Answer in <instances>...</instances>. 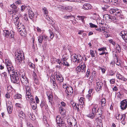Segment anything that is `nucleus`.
I'll return each mask as SVG.
<instances>
[{
    "label": "nucleus",
    "mask_w": 127,
    "mask_h": 127,
    "mask_svg": "<svg viewBox=\"0 0 127 127\" xmlns=\"http://www.w3.org/2000/svg\"><path fill=\"white\" fill-rule=\"evenodd\" d=\"M25 86V87L26 90V99L31 100L33 99V97L32 94L30 87L29 86V85Z\"/></svg>",
    "instance_id": "1"
},
{
    "label": "nucleus",
    "mask_w": 127,
    "mask_h": 127,
    "mask_svg": "<svg viewBox=\"0 0 127 127\" xmlns=\"http://www.w3.org/2000/svg\"><path fill=\"white\" fill-rule=\"evenodd\" d=\"M12 76L11 77L12 82L14 83L18 84L20 82L19 77L20 76L19 72H15L14 74H12Z\"/></svg>",
    "instance_id": "2"
},
{
    "label": "nucleus",
    "mask_w": 127,
    "mask_h": 127,
    "mask_svg": "<svg viewBox=\"0 0 127 127\" xmlns=\"http://www.w3.org/2000/svg\"><path fill=\"white\" fill-rule=\"evenodd\" d=\"M25 74V73L20 74V75H21L20 76L21 77L20 80L23 85L24 86H28V85H29V82L28 79L26 77Z\"/></svg>",
    "instance_id": "3"
},
{
    "label": "nucleus",
    "mask_w": 127,
    "mask_h": 127,
    "mask_svg": "<svg viewBox=\"0 0 127 127\" xmlns=\"http://www.w3.org/2000/svg\"><path fill=\"white\" fill-rule=\"evenodd\" d=\"M15 60H18L19 62H21L24 59V55L22 53L19 52L18 51L16 52L15 53Z\"/></svg>",
    "instance_id": "4"
},
{
    "label": "nucleus",
    "mask_w": 127,
    "mask_h": 127,
    "mask_svg": "<svg viewBox=\"0 0 127 127\" xmlns=\"http://www.w3.org/2000/svg\"><path fill=\"white\" fill-rule=\"evenodd\" d=\"M86 67L85 64H83V65H80L77 67L76 69V71L77 73L81 71L85 72V71Z\"/></svg>",
    "instance_id": "5"
},
{
    "label": "nucleus",
    "mask_w": 127,
    "mask_h": 127,
    "mask_svg": "<svg viewBox=\"0 0 127 127\" xmlns=\"http://www.w3.org/2000/svg\"><path fill=\"white\" fill-rule=\"evenodd\" d=\"M120 10L117 8H113L109 10V12L111 14H112L116 16H119L120 14Z\"/></svg>",
    "instance_id": "6"
},
{
    "label": "nucleus",
    "mask_w": 127,
    "mask_h": 127,
    "mask_svg": "<svg viewBox=\"0 0 127 127\" xmlns=\"http://www.w3.org/2000/svg\"><path fill=\"white\" fill-rule=\"evenodd\" d=\"M98 107V105L97 104H95L92 109V114L91 115H89L88 116L91 118H93L94 117L95 114L97 111V108Z\"/></svg>",
    "instance_id": "7"
},
{
    "label": "nucleus",
    "mask_w": 127,
    "mask_h": 127,
    "mask_svg": "<svg viewBox=\"0 0 127 127\" xmlns=\"http://www.w3.org/2000/svg\"><path fill=\"white\" fill-rule=\"evenodd\" d=\"M120 106L122 110L126 109L127 107V99L124 100L121 102Z\"/></svg>",
    "instance_id": "8"
},
{
    "label": "nucleus",
    "mask_w": 127,
    "mask_h": 127,
    "mask_svg": "<svg viewBox=\"0 0 127 127\" xmlns=\"http://www.w3.org/2000/svg\"><path fill=\"white\" fill-rule=\"evenodd\" d=\"M73 59L74 60H75V61H74V62H77V63L80 62L82 58V57H81L79 54H78L76 55H75L73 56Z\"/></svg>",
    "instance_id": "9"
},
{
    "label": "nucleus",
    "mask_w": 127,
    "mask_h": 127,
    "mask_svg": "<svg viewBox=\"0 0 127 127\" xmlns=\"http://www.w3.org/2000/svg\"><path fill=\"white\" fill-rule=\"evenodd\" d=\"M96 90L97 91H99L103 86V83L100 80H96Z\"/></svg>",
    "instance_id": "10"
},
{
    "label": "nucleus",
    "mask_w": 127,
    "mask_h": 127,
    "mask_svg": "<svg viewBox=\"0 0 127 127\" xmlns=\"http://www.w3.org/2000/svg\"><path fill=\"white\" fill-rule=\"evenodd\" d=\"M120 34L125 42L127 43V32L123 31L121 32Z\"/></svg>",
    "instance_id": "11"
},
{
    "label": "nucleus",
    "mask_w": 127,
    "mask_h": 127,
    "mask_svg": "<svg viewBox=\"0 0 127 127\" xmlns=\"http://www.w3.org/2000/svg\"><path fill=\"white\" fill-rule=\"evenodd\" d=\"M126 117V115L125 114H121L120 115V114L118 113L116 115V118L119 120H121L122 119L123 120H124L125 119Z\"/></svg>",
    "instance_id": "12"
},
{
    "label": "nucleus",
    "mask_w": 127,
    "mask_h": 127,
    "mask_svg": "<svg viewBox=\"0 0 127 127\" xmlns=\"http://www.w3.org/2000/svg\"><path fill=\"white\" fill-rule=\"evenodd\" d=\"M28 100L31 105L32 108L33 109L35 110L36 109L37 107L36 104L35 103V102L34 100V99L33 97V99L31 100Z\"/></svg>",
    "instance_id": "13"
},
{
    "label": "nucleus",
    "mask_w": 127,
    "mask_h": 127,
    "mask_svg": "<svg viewBox=\"0 0 127 127\" xmlns=\"http://www.w3.org/2000/svg\"><path fill=\"white\" fill-rule=\"evenodd\" d=\"M116 76L117 79L120 80L122 82H126L127 81V78H125L120 73H117Z\"/></svg>",
    "instance_id": "14"
},
{
    "label": "nucleus",
    "mask_w": 127,
    "mask_h": 127,
    "mask_svg": "<svg viewBox=\"0 0 127 127\" xmlns=\"http://www.w3.org/2000/svg\"><path fill=\"white\" fill-rule=\"evenodd\" d=\"M9 73L10 74L13 73L14 74V68L12 65H9V66H6Z\"/></svg>",
    "instance_id": "15"
},
{
    "label": "nucleus",
    "mask_w": 127,
    "mask_h": 127,
    "mask_svg": "<svg viewBox=\"0 0 127 127\" xmlns=\"http://www.w3.org/2000/svg\"><path fill=\"white\" fill-rule=\"evenodd\" d=\"M51 83H52L53 85V88L56 89V90L58 88V86L57 83L56 82V80L55 78H54L53 76L51 77Z\"/></svg>",
    "instance_id": "16"
},
{
    "label": "nucleus",
    "mask_w": 127,
    "mask_h": 127,
    "mask_svg": "<svg viewBox=\"0 0 127 127\" xmlns=\"http://www.w3.org/2000/svg\"><path fill=\"white\" fill-rule=\"evenodd\" d=\"M73 89L71 87H68L65 90V92L67 94V95H71L73 93Z\"/></svg>",
    "instance_id": "17"
},
{
    "label": "nucleus",
    "mask_w": 127,
    "mask_h": 127,
    "mask_svg": "<svg viewBox=\"0 0 127 127\" xmlns=\"http://www.w3.org/2000/svg\"><path fill=\"white\" fill-rule=\"evenodd\" d=\"M55 75V76H56V80L58 81L59 83L60 84L61 82H63L64 78L61 75H58L57 74Z\"/></svg>",
    "instance_id": "18"
},
{
    "label": "nucleus",
    "mask_w": 127,
    "mask_h": 127,
    "mask_svg": "<svg viewBox=\"0 0 127 127\" xmlns=\"http://www.w3.org/2000/svg\"><path fill=\"white\" fill-rule=\"evenodd\" d=\"M10 7L12 8V10L14 12L16 13L17 12L18 9L17 8V6L15 4L13 3V4L11 5Z\"/></svg>",
    "instance_id": "19"
},
{
    "label": "nucleus",
    "mask_w": 127,
    "mask_h": 127,
    "mask_svg": "<svg viewBox=\"0 0 127 127\" xmlns=\"http://www.w3.org/2000/svg\"><path fill=\"white\" fill-rule=\"evenodd\" d=\"M13 19L14 21L15 25L17 26L19 25V17L17 16L16 17H13Z\"/></svg>",
    "instance_id": "20"
},
{
    "label": "nucleus",
    "mask_w": 127,
    "mask_h": 127,
    "mask_svg": "<svg viewBox=\"0 0 127 127\" xmlns=\"http://www.w3.org/2000/svg\"><path fill=\"white\" fill-rule=\"evenodd\" d=\"M15 34V33L13 31H10L9 38L10 39H12L13 40H15L14 36Z\"/></svg>",
    "instance_id": "21"
},
{
    "label": "nucleus",
    "mask_w": 127,
    "mask_h": 127,
    "mask_svg": "<svg viewBox=\"0 0 127 127\" xmlns=\"http://www.w3.org/2000/svg\"><path fill=\"white\" fill-rule=\"evenodd\" d=\"M83 107V105L81 104H79V103L77 104L76 106V110H77L78 112L80 111L81 110Z\"/></svg>",
    "instance_id": "22"
},
{
    "label": "nucleus",
    "mask_w": 127,
    "mask_h": 127,
    "mask_svg": "<svg viewBox=\"0 0 127 127\" xmlns=\"http://www.w3.org/2000/svg\"><path fill=\"white\" fill-rule=\"evenodd\" d=\"M117 16H111L110 18L112 21L114 23H117V22L119 20L118 18L117 17Z\"/></svg>",
    "instance_id": "23"
},
{
    "label": "nucleus",
    "mask_w": 127,
    "mask_h": 127,
    "mask_svg": "<svg viewBox=\"0 0 127 127\" xmlns=\"http://www.w3.org/2000/svg\"><path fill=\"white\" fill-rule=\"evenodd\" d=\"M117 16H111L110 18L112 21L114 23H117V22L119 20L118 18L117 17Z\"/></svg>",
    "instance_id": "24"
},
{
    "label": "nucleus",
    "mask_w": 127,
    "mask_h": 127,
    "mask_svg": "<svg viewBox=\"0 0 127 127\" xmlns=\"http://www.w3.org/2000/svg\"><path fill=\"white\" fill-rule=\"evenodd\" d=\"M28 14L30 19L32 21H33L34 17V14L33 12L32 11L28 13Z\"/></svg>",
    "instance_id": "25"
},
{
    "label": "nucleus",
    "mask_w": 127,
    "mask_h": 127,
    "mask_svg": "<svg viewBox=\"0 0 127 127\" xmlns=\"http://www.w3.org/2000/svg\"><path fill=\"white\" fill-rule=\"evenodd\" d=\"M3 34L6 37H8L10 35V32H9L8 30H3Z\"/></svg>",
    "instance_id": "26"
},
{
    "label": "nucleus",
    "mask_w": 127,
    "mask_h": 127,
    "mask_svg": "<svg viewBox=\"0 0 127 127\" xmlns=\"http://www.w3.org/2000/svg\"><path fill=\"white\" fill-rule=\"evenodd\" d=\"M42 10L44 13V16L47 17L48 16L47 14L48 13V11L47 9L46 8L44 7L43 8Z\"/></svg>",
    "instance_id": "27"
},
{
    "label": "nucleus",
    "mask_w": 127,
    "mask_h": 127,
    "mask_svg": "<svg viewBox=\"0 0 127 127\" xmlns=\"http://www.w3.org/2000/svg\"><path fill=\"white\" fill-rule=\"evenodd\" d=\"M68 56L67 54L64 55L62 56V59L61 60L62 61H66L68 58Z\"/></svg>",
    "instance_id": "28"
},
{
    "label": "nucleus",
    "mask_w": 127,
    "mask_h": 127,
    "mask_svg": "<svg viewBox=\"0 0 127 127\" xmlns=\"http://www.w3.org/2000/svg\"><path fill=\"white\" fill-rule=\"evenodd\" d=\"M22 97L21 95L19 94H15L13 96L14 98L15 99L21 98Z\"/></svg>",
    "instance_id": "29"
},
{
    "label": "nucleus",
    "mask_w": 127,
    "mask_h": 127,
    "mask_svg": "<svg viewBox=\"0 0 127 127\" xmlns=\"http://www.w3.org/2000/svg\"><path fill=\"white\" fill-rule=\"evenodd\" d=\"M85 100V98H84L83 97H81L79 100V104H81V105H83V104H84Z\"/></svg>",
    "instance_id": "30"
},
{
    "label": "nucleus",
    "mask_w": 127,
    "mask_h": 127,
    "mask_svg": "<svg viewBox=\"0 0 127 127\" xmlns=\"http://www.w3.org/2000/svg\"><path fill=\"white\" fill-rule=\"evenodd\" d=\"M19 117L21 118L22 119L25 117V114L22 111H20L19 113Z\"/></svg>",
    "instance_id": "31"
},
{
    "label": "nucleus",
    "mask_w": 127,
    "mask_h": 127,
    "mask_svg": "<svg viewBox=\"0 0 127 127\" xmlns=\"http://www.w3.org/2000/svg\"><path fill=\"white\" fill-rule=\"evenodd\" d=\"M90 54L92 57L95 56V54L96 53V51L95 50H90Z\"/></svg>",
    "instance_id": "32"
},
{
    "label": "nucleus",
    "mask_w": 127,
    "mask_h": 127,
    "mask_svg": "<svg viewBox=\"0 0 127 127\" xmlns=\"http://www.w3.org/2000/svg\"><path fill=\"white\" fill-rule=\"evenodd\" d=\"M0 75L2 78L3 77L5 79H6L7 78V73L5 72L2 73Z\"/></svg>",
    "instance_id": "33"
},
{
    "label": "nucleus",
    "mask_w": 127,
    "mask_h": 127,
    "mask_svg": "<svg viewBox=\"0 0 127 127\" xmlns=\"http://www.w3.org/2000/svg\"><path fill=\"white\" fill-rule=\"evenodd\" d=\"M101 106L102 107L106 105V99L105 98L102 99L101 100Z\"/></svg>",
    "instance_id": "34"
},
{
    "label": "nucleus",
    "mask_w": 127,
    "mask_h": 127,
    "mask_svg": "<svg viewBox=\"0 0 127 127\" xmlns=\"http://www.w3.org/2000/svg\"><path fill=\"white\" fill-rule=\"evenodd\" d=\"M45 18L48 21H49V23L51 24H52V22H53V20H52V18L51 17L50 18L49 17L48 15L47 16V17H45Z\"/></svg>",
    "instance_id": "35"
},
{
    "label": "nucleus",
    "mask_w": 127,
    "mask_h": 127,
    "mask_svg": "<svg viewBox=\"0 0 127 127\" xmlns=\"http://www.w3.org/2000/svg\"><path fill=\"white\" fill-rule=\"evenodd\" d=\"M6 65V66H9V65H12V63L10 60L6 59L5 60Z\"/></svg>",
    "instance_id": "36"
},
{
    "label": "nucleus",
    "mask_w": 127,
    "mask_h": 127,
    "mask_svg": "<svg viewBox=\"0 0 127 127\" xmlns=\"http://www.w3.org/2000/svg\"><path fill=\"white\" fill-rule=\"evenodd\" d=\"M7 110L9 113H11L12 111V109L11 106H8L7 107Z\"/></svg>",
    "instance_id": "37"
},
{
    "label": "nucleus",
    "mask_w": 127,
    "mask_h": 127,
    "mask_svg": "<svg viewBox=\"0 0 127 127\" xmlns=\"http://www.w3.org/2000/svg\"><path fill=\"white\" fill-rule=\"evenodd\" d=\"M43 39V37L42 36L40 35L39 36V38L38 40L39 43H41Z\"/></svg>",
    "instance_id": "38"
},
{
    "label": "nucleus",
    "mask_w": 127,
    "mask_h": 127,
    "mask_svg": "<svg viewBox=\"0 0 127 127\" xmlns=\"http://www.w3.org/2000/svg\"><path fill=\"white\" fill-rule=\"evenodd\" d=\"M93 90L92 89H90L88 91V92L89 94V95H88V97L89 98V101H90V100L91 99V98H90V97H91V96L92 95L91 94Z\"/></svg>",
    "instance_id": "39"
},
{
    "label": "nucleus",
    "mask_w": 127,
    "mask_h": 127,
    "mask_svg": "<svg viewBox=\"0 0 127 127\" xmlns=\"http://www.w3.org/2000/svg\"><path fill=\"white\" fill-rule=\"evenodd\" d=\"M29 118L32 121H34L35 119V117L34 115L31 113L29 115Z\"/></svg>",
    "instance_id": "40"
},
{
    "label": "nucleus",
    "mask_w": 127,
    "mask_h": 127,
    "mask_svg": "<svg viewBox=\"0 0 127 127\" xmlns=\"http://www.w3.org/2000/svg\"><path fill=\"white\" fill-rule=\"evenodd\" d=\"M25 27L24 25H18L17 26V28L18 29V30H22L24 28H25Z\"/></svg>",
    "instance_id": "41"
},
{
    "label": "nucleus",
    "mask_w": 127,
    "mask_h": 127,
    "mask_svg": "<svg viewBox=\"0 0 127 127\" xmlns=\"http://www.w3.org/2000/svg\"><path fill=\"white\" fill-rule=\"evenodd\" d=\"M89 27L91 28H97V26L95 24H93L92 23H89Z\"/></svg>",
    "instance_id": "42"
},
{
    "label": "nucleus",
    "mask_w": 127,
    "mask_h": 127,
    "mask_svg": "<svg viewBox=\"0 0 127 127\" xmlns=\"http://www.w3.org/2000/svg\"><path fill=\"white\" fill-rule=\"evenodd\" d=\"M27 32L26 31V30L25 31H23L20 32V34L22 35L25 36L27 34Z\"/></svg>",
    "instance_id": "43"
},
{
    "label": "nucleus",
    "mask_w": 127,
    "mask_h": 127,
    "mask_svg": "<svg viewBox=\"0 0 127 127\" xmlns=\"http://www.w3.org/2000/svg\"><path fill=\"white\" fill-rule=\"evenodd\" d=\"M75 15H72L71 14V15L68 16L64 15V16L63 17L65 19H68L69 18H71L72 17L75 18Z\"/></svg>",
    "instance_id": "44"
},
{
    "label": "nucleus",
    "mask_w": 127,
    "mask_h": 127,
    "mask_svg": "<svg viewBox=\"0 0 127 127\" xmlns=\"http://www.w3.org/2000/svg\"><path fill=\"white\" fill-rule=\"evenodd\" d=\"M49 34H50V38L51 39H52L54 36V34L53 32L51 30H50L49 31Z\"/></svg>",
    "instance_id": "45"
},
{
    "label": "nucleus",
    "mask_w": 127,
    "mask_h": 127,
    "mask_svg": "<svg viewBox=\"0 0 127 127\" xmlns=\"http://www.w3.org/2000/svg\"><path fill=\"white\" fill-rule=\"evenodd\" d=\"M103 17L104 18H105V19L106 20H108L109 19H110L111 18V16H110L107 14H105L103 16Z\"/></svg>",
    "instance_id": "46"
},
{
    "label": "nucleus",
    "mask_w": 127,
    "mask_h": 127,
    "mask_svg": "<svg viewBox=\"0 0 127 127\" xmlns=\"http://www.w3.org/2000/svg\"><path fill=\"white\" fill-rule=\"evenodd\" d=\"M63 62L62 63L63 64L67 66H69L70 65L69 63L66 61H63Z\"/></svg>",
    "instance_id": "47"
},
{
    "label": "nucleus",
    "mask_w": 127,
    "mask_h": 127,
    "mask_svg": "<svg viewBox=\"0 0 127 127\" xmlns=\"http://www.w3.org/2000/svg\"><path fill=\"white\" fill-rule=\"evenodd\" d=\"M116 50L118 52H120L121 51V49L120 46L118 44L116 45Z\"/></svg>",
    "instance_id": "48"
},
{
    "label": "nucleus",
    "mask_w": 127,
    "mask_h": 127,
    "mask_svg": "<svg viewBox=\"0 0 127 127\" xmlns=\"http://www.w3.org/2000/svg\"><path fill=\"white\" fill-rule=\"evenodd\" d=\"M60 113L61 115L63 116L64 117V116L65 115L66 113V111L65 109L64 110L60 112Z\"/></svg>",
    "instance_id": "49"
},
{
    "label": "nucleus",
    "mask_w": 127,
    "mask_h": 127,
    "mask_svg": "<svg viewBox=\"0 0 127 127\" xmlns=\"http://www.w3.org/2000/svg\"><path fill=\"white\" fill-rule=\"evenodd\" d=\"M77 17L79 18V20H81L83 22L84 19L85 18L84 16H78Z\"/></svg>",
    "instance_id": "50"
},
{
    "label": "nucleus",
    "mask_w": 127,
    "mask_h": 127,
    "mask_svg": "<svg viewBox=\"0 0 127 127\" xmlns=\"http://www.w3.org/2000/svg\"><path fill=\"white\" fill-rule=\"evenodd\" d=\"M66 124H65L64 122L61 124H60L58 126L60 127H65Z\"/></svg>",
    "instance_id": "51"
},
{
    "label": "nucleus",
    "mask_w": 127,
    "mask_h": 127,
    "mask_svg": "<svg viewBox=\"0 0 127 127\" xmlns=\"http://www.w3.org/2000/svg\"><path fill=\"white\" fill-rule=\"evenodd\" d=\"M62 119L61 118L60 116H57L56 118L57 123L59 122V121L60 120H61Z\"/></svg>",
    "instance_id": "52"
},
{
    "label": "nucleus",
    "mask_w": 127,
    "mask_h": 127,
    "mask_svg": "<svg viewBox=\"0 0 127 127\" xmlns=\"http://www.w3.org/2000/svg\"><path fill=\"white\" fill-rule=\"evenodd\" d=\"M59 112L60 113L65 109L62 107L60 105L59 107Z\"/></svg>",
    "instance_id": "53"
},
{
    "label": "nucleus",
    "mask_w": 127,
    "mask_h": 127,
    "mask_svg": "<svg viewBox=\"0 0 127 127\" xmlns=\"http://www.w3.org/2000/svg\"><path fill=\"white\" fill-rule=\"evenodd\" d=\"M48 96V98L49 100V102H50L51 100H52V96L51 94H49V95H47Z\"/></svg>",
    "instance_id": "54"
},
{
    "label": "nucleus",
    "mask_w": 127,
    "mask_h": 127,
    "mask_svg": "<svg viewBox=\"0 0 127 127\" xmlns=\"http://www.w3.org/2000/svg\"><path fill=\"white\" fill-rule=\"evenodd\" d=\"M26 8V6L25 5H22L21 6V11H23Z\"/></svg>",
    "instance_id": "55"
},
{
    "label": "nucleus",
    "mask_w": 127,
    "mask_h": 127,
    "mask_svg": "<svg viewBox=\"0 0 127 127\" xmlns=\"http://www.w3.org/2000/svg\"><path fill=\"white\" fill-rule=\"evenodd\" d=\"M93 79V77L92 76H90L89 78V81L90 82V84H92Z\"/></svg>",
    "instance_id": "56"
},
{
    "label": "nucleus",
    "mask_w": 127,
    "mask_h": 127,
    "mask_svg": "<svg viewBox=\"0 0 127 127\" xmlns=\"http://www.w3.org/2000/svg\"><path fill=\"white\" fill-rule=\"evenodd\" d=\"M26 8H27V9L28 10V13L30 12H31L32 11L31 8L29 5H28L27 6H26Z\"/></svg>",
    "instance_id": "57"
},
{
    "label": "nucleus",
    "mask_w": 127,
    "mask_h": 127,
    "mask_svg": "<svg viewBox=\"0 0 127 127\" xmlns=\"http://www.w3.org/2000/svg\"><path fill=\"white\" fill-rule=\"evenodd\" d=\"M83 8L84 9H87V4L85 3L84 4L83 6Z\"/></svg>",
    "instance_id": "58"
},
{
    "label": "nucleus",
    "mask_w": 127,
    "mask_h": 127,
    "mask_svg": "<svg viewBox=\"0 0 127 127\" xmlns=\"http://www.w3.org/2000/svg\"><path fill=\"white\" fill-rule=\"evenodd\" d=\"M72 8V7L70 6H68L67 7H65V9L68 10H71Z\"/></svg>",
    "instance_id": "59"
},
{
    "label": "nucleus",
    "mask_w": 127,
    "mask_h": 127,
    "mask_svg": "<svg viewBox=\"0 0 127 127\" xmlns=\"http://www.w3.org/2000/svg\"><path fill=\"white\" fill-rule=\"evenodd\" d=\"M45 105V103L44 101H41V104H40V106L42 108L43 107V106Z\"/></svg>",
    "instance_id": "60"
},
{
    "label": "nucleus",
    "mask_w": 127,
    "mask_h": 127,
    "mask_svg": "<svg viewBox=\"0 0 127 127\" xmlns=\"http://www.w3.org/2000/svg\"><path fill=\"white\" fill-rule=\"evenodd\" d=\"M110 83L114 84L115 83V79H112L110 80Z\"/></svg>",
    "instance_id": "61"
},
{
    "label": "nucleus",
    "mask_w": 127,
    "mask_h": 127,
    "mask_svg": "<svg viewBox=\"0 0 127 127\" xmlns=\"http://www.w3.org/2000/svg\"><path fill=\"white\" fill-rule=\"evenodd\" d=\"M117 97L120 98H121L122 97L121 95H122L121 94L120 92H118L117 94Z\"/></svg>",
    "instance_id": "62"
},
{
    "label": "nucleus",
    "mask_w": 127,
    "mask_h": 127,
    "mask_svg": "<svg viewBox=\"0 0 127 127\" xmlns=\"http://www.w3.org/2000/svg\"><path fill=\"white\" fill-rule=\"evenodd\" d=\"M98 124L97 125L96 127H103L102 123L99 122V123H98Z\"/></svg>",
    "instance_id": "63"
},
{
    "label": "nucleus",
    "mask_w": 127,
    "mask_h": 127,
    "mask_svg": "<svg viewBox=\"0 0 127 127\" xmlns=\"http://www.w3.org/2000/svg\"><path fill=\"white\" fill-rule=\"evenodd\" d=\"M16 4H21V1L20 0H18L16 1L15 2Z\"/></svg>",
    "instance_id": "64"
}]
</instances>
